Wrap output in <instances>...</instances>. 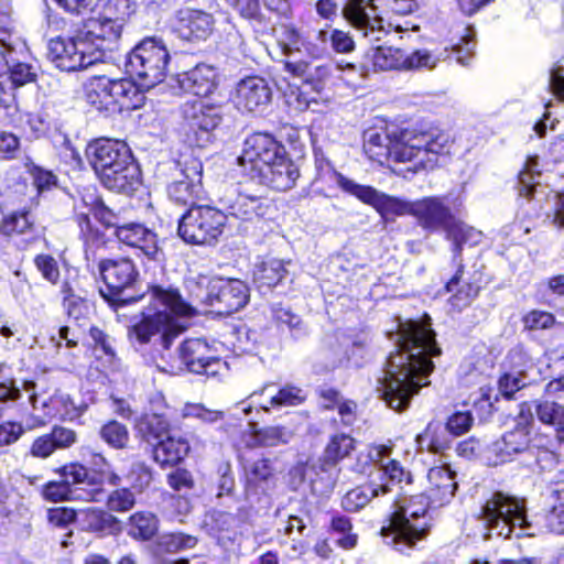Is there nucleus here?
<instances>
[{"mask_svg": "<svg viewBox=\"0 0 564 564\" xmlns=\"http://www.w3.org/2000/svg\"><path fill=\"white\" fill-rule=\"evenodd\" d=\"M279 43L283 52L290 54L292 52H301L304 40L300 32L292 25H283L279 35Z\"/></svg>", "mask_w": 564, "mask_h": 564, "instance_id": "obj_58", "label": "nucleus"}, {"mask_svg": "<svg viewBox=\"0 0 564 564\" xmlns=\"http://www.w3.org/2000/svg\"><path fill=\"white\" fill-rule=\"evenodd\" d=\"M392 491L387 482H377L375 478L368 484L349 490L341 499V506L347 511H358L366 507L371 499L384 496Z\"/></svg>", "mask_w": 564, "mask_h": 564, "instance_id": "obj_30", "label": "nucleus"}, {"mask_svg": "<svg viewBox=\"0 0 564 564\" xmlns=\"http://www.w3.org/2000/svg\"><path fill=\"white\" fill-rule=\"evenodd\" d=\"M182 415L184 417H193L197 419L203 423L213 424L216 423L224 417V413L221 411L209 410L205 408L200 403H187L182 410Z\"/></svg>", "mask_w": 564, "mask_h": 564, "instance_id": "obj_54", "label": "nucleus"}, {"mask_svg": "<svg viewBox=\"0 0 564 564\" xmlns=\"http://www.w3.org/2000/svg\"><path fill=\"white\" fill-rule=\"evenodd\" d=\"M44 496L52 501L66 499H82L99 501L105 497L101 488L86 489L84 487H70L64 479L61 482H51L44 489Z\"/></svg>", "mask_w": 564, "mask_h": 564, "instance_id": "obj_33", "label": "nucleus"}, {"mask_svg": "<svg viewBox=\"0 0 564 564\" xmlns=\"http://www.w3.org/2000/svg\"><path fill=\"white\" fill-rule=\"evenodd\" d=\"M284 152V147L272 135L254 133L246 139L238 163L243 173L256 181Z\"/></svg>", "mask_w": 564, "mask_h": 564, "instance_id": "obj_11", "label": "nucleus"}, {"mask_svg": "<svg viewBox=\"0 0 564 564\" xmlns=\"http://www.w3.org/2000/svg\"><path fill=\"white\" fill-rule=\"evenodd\" d=\"M118 240L131 248L139 249L149 259L160 253L156 235L141 224H124L116 228Z\"/></svg>", "mask_w": 564, "mask_h": 564, "instance_id": "obj_23", "label": "nucleus"}, {"mask_svg": "<svg viewBox=\"0 0 564 564\" xmlns=\"http://www.w3.org/2000/svg\"><path fill=\"white\" fill-rule=\"evenodd\" d=\"M481 518L488 527L527 529L533 525L523 498L496 492L481 508Z\"/></svg>", "mask_w": 564, "mask_h": 564, "instance_id": "obj_10", "label": "nucleus"}, {"mask_svg": "<svg viewBox=\"0 0 564 564\" xmlns=\"http://www.w3.org/2000/svg\"><path fill=\"white\" fill-rule=\"evenodd\" d=\"M547 204L546 218L555 228L564 229V194H553Z\"/></svg>", "mask_w": 564, "mask_h": 564, "instance_id": "obj_61", "label": "nucleus"}, {"mask_svg": "<svg viewBox=\"0 0 564 564\" xmlns=\"http://www.w3.org/2000/svg\"><path fill=\"white\" fill-rule=\"evenodd\" d=\"M87 102L100 112L113 115L115 104L110 93V78L94 76L86 84Z\"/></svg>", "mask_w": 564, "mask_h": 564, "instance_id": "obj_34", "label": "nucleus"}, {"mask_svg": "<svg viewBox=\"0 0 564 564\" xmlns=\"http://www.w3.org/2000/svg\"><path fill=\"white\" fill-rule=\"evenodd\" d=\"M354 447L355 441L348 434L339 433L333 435L325 448L326 463L336 464L348 456Z\"/></svg>", "mask_w": 564, "mask_h": 564, "instance_id": "obj_45", "label": "nucleus"}, {"mask_svg": "<svg viewBox=\"0 0 564 564\" xmlns=\"http://www.w3.org/2000/svg\"><path fill=\"white\" fill-rule=\"evenodd\" d=\"M215 20L202 10L185 9L177 15L176 31L181 37L194 41L206 40L214 30Z\"/></svg>", "mask_w": 564, "mask_h": 564, "instance_id": "obj_24", "label": "nucleus"}, {"mask_svg": "<svg viewBox=\"0 0 564 564\" xmlns=\"http://www.w3.org/2000/svg\"><path fill=\"white\" fill-rule=\"evenodd\" d=\"M219 200L229 213L241 220L251 221L267 215L270 205L261 193H253L248 184L225 185Z\"/></svg>", "mask_w": 564, "mask_h": 564, "instance_id": "obj_14", "label": "nucleus"}, {"mask_svg": "<svg viewBox=\"0 0 564 564\" xmlns=\"http://www.w3.org/2000/svg\"><path fill=\"white\" fill-rule=\"evenodd\" d=\"M429 531H380L382 542L400 552L404 553L408 550L415 547L419 541H422Z\"/></svg>", "mask_w": 564, "mask_h": 564, "instance_id": "obj_43", "label": "nucleus"}, {"mask_svg": "<svg viewBox=\"0 0 564 564\" xmlns=\"http://www.w3.org/2000/svg\"><path fill=\"white\" fill-rule=\"evenodd\" d=\"M253 444L264 447L284 445L291 442L294 436L292 430L282 425H270L256 430V424H251Z\"/></svg>", "mask_w": 564, "mask_h": 564, "instance_id": "obj_40", "label": "nucleus"}, {"mask_svg": "<svg viewBox=\"0 0 564 564\" xmlns=\"http://www.w3.org/2000/svg\"><path fill=\"white\" fill-rule=\"evenodd\" d=\"M100 437L113 448H124L129 442V432L126 425L109 421L100 429Z\"/></svg>", "mask_w": 564, "mask_h": 564, "instance_id": "obj_47", "label": "nucleus"}, {"mask_svg": "<svg viewBox=\"0 0 564 564\" xmlns=\"http://www.w3.org/2000/svg\"><path fill=\"white\" fill-rule=\"evenodd\" d=\"M453 140L440 129L414 131L392 129L368 130L364 135V151L375 162L409 163L408 171L417 173L435 169L451 154Z\"/></svg>", "mask_w": 564, "mask_h": 564, "instance_id": "obj_3", "label": "nucleus"}, {"mask_svg": "<svg viewBox=\"0 0 564 564\" xmlns=\"http://www.w3.org/2000/svg\"><path fill=\"white\" fill-rule=\"evenodd\" d=\"M335 182L344 192L372 206L386 219L394 216H412L414 202L403 200L379 192L371 186L358 184L340 173H335Z\"/></svg>", "mask_w": 564, "mask_h": 564, "instance_id": "obj_12", "label": "nucleus"}, {"mask_svg": "<svg viewBox=\"0 0 564 564\" xmlns=\"http://www.w3.org/2000/svg\"><path fill=\"white\" fill-rule=\"evenodd\" d=\"M290 476L294 489L300 488L308 480L310 489L315 496H326L334 488V480L324 465H299L291 469Z\"/></svg>", "mask_w": 564, "mask_h": 564, "instance_id": "obj_25", "label": "nucleus"}, {"mask_svg": "<svg viewBox=\"0 0 564 564\" xmlns=\"http://www.w3.org/2000/svg\"><path fill=\"white\" fill-rule=\"evenodd\" d=\"M416 443L421 451L440 453L448 447L449 440L446 429L440 422H430L425 430L416 436Z\"/></svg>", "mask_w": 564, "mask_h": 564, "instance_id": "obj_39", "label": "nucleus"}, {"mask_svg": "<svg viewBox=\"0 0 564 564\" xmlns=\"http://www.w3.org/2000/svg\"><path fill=\"white\" fill-rule=\"evenodd\" d=\"M133 0H110L104 7L101 13L124 25L126 20L133 12Z\"/></svg>", "mask_w": 564, "mask_h": 564, "instance_id": "obj_56", "label": "nucleus"}, {"mask_svg": "<svg viewBox=\"0 0 564 564\" xmlns=\"http://www.w3.org/2000/svg\"><path fill=\"white\" fill-rule=\"evenodd\" d=\"M123 25L101 12L89 19L80 30L91 48L97 50L96 57L101 62L106 53L117 51Z\"/></svg>", "mask_w": 564, "mask_h": 564, "instance_id": "obj_16", "label": "nucleus"}, {"mask_svg": "<svg viewBox=\"0 0 564 564\" xmlns=\"http://www.w3.org/2000/svg\"><path fill=\"white\" fill-rule=\"evenodd\" d=\"M440 62V56H436L427 50H417L410 55H406L405 69H433Z\"/></svg>", "mask_w": 564, "mask_h": 564, "instance_id": "obj_60", "label": "nucleus"}, {"mask_svg": "<svg viewBox=\"0 0 564 564\" xmlns=\"http://www.w3.org/2000/svg\"><path fill=\"white\" fill-rule=\"evenodd\" d=\"M232 100L239 110L253 112L269 104L271 89L264 78L249 76L237 84Z\"/></svg>", "mask_w": 564, "mask_h": 564, "instance_id": "obj_20", "label": "nucleus"}, {"mask_svg": "<svg viewBox=\"0 0 564 564\" xmlns=\"http://www.w3.org/2000/svg\"><path fill=\"white\" fill-rule=\"evenodd\" d=\"M299 176L300 171L297 166L284 152L256 181L276 191H288L295 185Z\"/></svg>", "mask_w": 564, "mask_h": 564, "instance_id": "obj_26", "label": "nucleus"}, {"mask_svg": "<svg viewBox=\"0 0 564 564\" xmlns=\"http://www.w3.org/2000/svg\"><path fill=\"white\" fill-rule=\"evenodd\" d=\"M227 216L210 206L191 207L180 219L178 235L187 243L213 245L223 235Z\"/></svg>", "mask_w": 564, "mask_h": 564, "instance_id": "obj_7", "label": "nucleus"}, {"mask_svg": "<svg viewBox=\"0 0 564 564\" xmlns=\"http://www.w3.org/2000/svg\"><path fill=\"white\" fill-rule=\"evenodd\" d=\"M427 496L434 506H443L454 497L457 484L454 480V473L444 466H436L427 474Z\"/></svg>", "mask_w": 564, "mask_h": 564, "instance_id": "obj_29", "label": "nucleus"}, {"mask_svg": "<svg viewBox=\"0 0 564 564\" xmlns=\"http://www.w3.org/2000/svg\"><path fill=\"white\" fill-rule=\"evenodd\" d=\"M377 482H387L390 487L392 482H411V474L406 471L399 462L391 459L387 464H381V468L377 470L376 475H371Z\"/></svg>", "mask_w": 564, "mask_h": 564, "instance_id": "obj_46", "label": "nucleus"}, {"mask_svg": "<svg viewBox=\"0 0 564 564\" xmlns=\"http://www.w3.org/2000/svg\"><path fill=\"white\" fill-rule=\"evenodd\" d=\"M412 216L427 231L443 229L446 238L453 242L454 258L459 256L463 246H477L482 240V232L456 219L446 197L430 196L414 200Z\"/></svg>", "mask_w": 564, "mask_h": 564, "instance_id": "obj_5", "label": "nucleus"}, {"mask_svg": "<svg viewBox=\"0 0 564 564\" xmlns=\"http://www.w3.org/2000/svg\"><path fill=\"white\" fill-rule=\"evenodd\" d=\"M203 163L188 156L176 163L174 181L169 185L171 199L178 204L193 203L202 193Z\"/></svg>", "mask_w": 564, "mask_h": 564, "instance_id": "obj_15", "label": "nucleus"}, {"mask_svg": "<svg viewBox=\"0 0 564 564\" xmlns=\"http://www.w3.org/2000/svg\"><path fill=\"white\" fill-rule=\"evenodd\" d=\"M149 443H156L170 434L169 422L162 414L147 413L138 423Z\"/></svg>", "mask_w": 564, "mask_h": 564, "instance_id": "obj_44", "label": "nucleus"}, {"mask_svg": "<svg viewBox=\"0 0 564 564\" xmlns=\"http://www.w3.org/2000/svg\"><path fill=\"white\" fill-rule=\"evenodd\" d=\"M182 113L187 141L192 145L204 148L210 141L212 131L221 121L220 109L203 100H194L184 104Z\"/></svg>", "mask_w": 564, "mask_h": 564, "instance_id": "obj_13", "label": "nucleus"}, {"mask_svg": "<svg viewBox=\"0 0 564 564\" xmlns=\"http://www.w3.org/2000/svg\"><path fill=\"white\" fill-rule=\"evenodd\" d=\"M193 303L185 302L178 291L153 286L150 290V305L142 318L134 324L131 334L140 343H148L159 336L163 348L167 349L173 339L187 327V318L195 315L200 304L220 315H230L242 308L249 301V289L238 279L199 275L188 282Z\"/></svg>", "mask_w": 564, "mask_h": 564, "instance_id": "obj_1", "label": "nucleus"}, {"mask_svg": "<svg viewBox=\"0 0 564 564\" xmlns=\"http://www.w3.org/2000/svg\"><path fill=\"white\" fill-rule=\"evenodd\" d=\"M474 417L469 412H456L446 422V431L454 436H459L469 431Z\"/></svg>", "mask_w": 564, "mask_h": 564, "instance_id": "obj_62", "label": "nucleus"}, {"mask_svg": "<svg viewBox=\"0 0 564 564\" xmlns=\"http://www.w3.org/2000/svg\"><path fill=\"white\" fill-rule=\"evenodd\" d=\"M216 69L207 64H198L193 69L178 76V85L185 93L206 97L216 88Z\"/></svg>", "mask_w": 564, "mask_h": 564, "instance_id": "obj_27", "label": "nucleus"}, {"mask_svg": "<svg viewBox=\"0 0 564 564\" xmlns=\"http://www.w3.org/2000/svg\"><path fill=\"white\" fill-rule=\"evenodd\" d=\"M24 388L28 392H31L29 399L33 409L32 419L34 422L30 427L43 426L51 419L57 416L58 410L52 401V395L46 397L34 392L35 384L33 382H25Z\"/></svg>", "mask_w": 564, "mask_h": 564, "instance_id": "obj_36", "label": "nucleus"}, {"mask_svg": "<svg viewBox=\"0 0 564 564\" xmlns=\"http://www.w3.org/2000/svg\"><path fill=\"white\" fill-rule=\"evenodd\" d=\"M26 169L32 177L37 194H43L57 187V176L52 171L45 170L34 163H28Z\"/></svg>", "mask_w": 564, "mask_h": 564, "instance_id": "obj_50", "label": "nucleus"}, {"mask_svg": "<svg viewBox=\"0 0 564 564\" xmlns=\"http://www.w3.org/2000/svg\"><path fill=\"white\" fill-rule=\"evenodd\" d=\"M139 83L131 78H110V93L113 100L115 113L140 108L144 102V94Z\"/></svg>", "mask_w": 564, "mask_h": 564, "instance_id": "obj_28", "label": "nucleus"}, {"mask_svg": "<svg viewBox=\"0 0 564 564\" xmlns=\"http://www.w3.org/2000/svg\"><path fill=\"white\" fill-rule=\"evenodd\" d=\"M397 350L389 355L379 390L387 405L401 412L411 398L429 383L434 365L433 356L440 355L435 334L429 324L408 321L400 323L397 333Z\"/></svg>", "mask_w": 564, "mask_h": 564, "instance_id": "obj_2", "label": "nucleus"}, {"mask_svg": "<svg viewBox=\"0 0 564 564\" xmlns=\"http://www.w3.org/2000/svg\"><path fill=\"white\" fill-rule=\"evenodd\" d=\"M99 270L105 284L113 295L131 286L139 275L134 263L128 258L105 259L100 261Z\"/></svg>", "mask_w": 564, "mask_h": 564, "instance_id": "obj_21", "label": "nucleus"}, {"mask_svg": "<svg viewBox=\"0 0 564 564\" xmlns=\"http://www.w3.org/2000/svg\"><path fill=\"white\" fill-rule=\"evenodd\" d=\"M288 274L285 263L279 259L264 260L256 265L253 281L259 290H271Z\"/></svg>", "mask_w": 564, "mask_h": 564, "instance_id": "obj_35", "label": "nucleus"}, {"mask_svg": "<svg viewBox=\"0 0 564 564\" xmlns=\"http://www.w3.org/2000/svg\"><path fill=\"white\" fill-rule=\"evenodd\" d=\"M86 155L105 187L126 194L137 189L141 172L126 142L97 139L88 144Z\"/></svg>", "mask_w": 564, "mask_h": 564, "instance_id": "obj_4", "label": "nucleus"}, {"mask_svg": "<svg viewBox=\"0 0 564 564\" xmlns=\"http://www.w3.org/2000/svg\"><path fill=\"white\" fill-rule=\"evenodd\" d=\"M96 48L88 45L87 40L78 30L73 36L52 39L48 43L47 56L61 70L76 72L98 63Z\"/></svg>", "mask_w": 564, "mask_h": 564, "instance_id": "obj_9", "label": "nucleus"}, {"mask_svg": "<svg viewBox=\"0 0 564 564\" xmlns=\"http://www.w3.org/2000/svg\"><path fill=\"white\" fill-rule=\"evenodd\" d=\"M153 446L154 459L162 466L180 463L189 451L188 442L184 437L171 434L154 443Z\"/></svg>", "mask_w": 564, "mask_h": 564, "instance_id": "obj_32", "label": "nucleus"}, {"mask_svg": "<svg viewBox=\"0 0 564 564\" xmlns=\"http://www.w3.org/2000/svg\"><path fill=\"white\" fill-rule=\"evenodd\" d=\"M463 269L459 268L455 275L447 282L446 288L449 292H453L456 286L463 282L462 286L452 296L451 303L454 307L462 310L469 305L471 301L478 295L479 285L477 282L465 281L463 279Z\"/></svg>", "mask_w": 564, "mask_h": 564, "instance_id": "obj_41", "label": "nucleus"}, {"mask_svg": "<svg viewBox=\"0 0 564 564\" xmlns=\"http://www.w3.org/2000/svg\"><path fill=\"white\" fill-rule=\"evenodd\" d=\"M522 322L529 330L549 329L555 324V317L549 312L533 310L523 316Z\"/></svg>", "mask_w": 564, "mask_h": 564, "instance_id": "obj_55", "label": "nucleus"}, {"mask_svg": "<svg viewBox=\"0 0 564 564\" xmlns=\"http://www.w3.org/2000/svg\"><path fill=\"white\" fill-rule=\"evenodd\" d=\"M127 478L132 488L141 491L150 484L152 477L149 468L144 464L133 463Z\"/></svg>", "mask_w": 564, "mask_h": 564, "instance_id": "obj_64", "label": "nucleus"}, {"mask_svg": "<svg viewBox=\"0 0 564 564\" xmlns=\"http://www.w3.org/2000/svg\"><path fill=\"white\" fill-rule=\"evenodd\" d=\"M198 539L181 531L164 532L156 536L153 551L158 555L177 553L180 551L193 549L196 546Z\"/></svg>", "mask_w": 564, "mask_h": 564, "instance_id": "obj_37", "label": "nucleus"}, {"mask_svg": "<svg viewBox=\"0 0 564 564\" xmlns=\"http://www.w3.org/2000/svg\"><path fill=\"white\" fill-rule=\"evenodd\" d=\"M533 424L532 408L523 402L514 417V426L502 437L488 447L487 460L490 465H499L511 460L514 455L523 453L530 445V432Z\"/></svg>", "mask_w": 564, "mask_h": 564, "instance_id": "obj_8", "label": "nucleus"}, {"mask_svg": "<svg viewBox=\"0 0 564 564\" xmlns=\"http://www.w3.org/2000/svg\"><path fill=\"white\" fill-rule=\"evenodd\" d=\"M180 359L194 373H216L220 364L216 351L202 338L186 339L180 347Z\"/></svg>", "mask_w": 564, "mask_h": 564, "instance_id": "obj_19", "label": "nucleus"}, {"mask_svg": "<svg viewBox=\"0 0 564 564\" xmlns=\"http://www.w3.org/2000/svg\"><path fill=\"white\" fill-rule=\"evenodd\" d=\"M34 263L42 276L48 282L55 284L59 278V270L56 260L47 254H40Z\"/></svg>", "mask_w": 564, "mask_h": 564, "instance_id": "obj_63", "label": "nucleus"}, {"mask_svg": "<svg viewBox=\"0 0 564 564\" xmlns=\"http://www.w3.org/2000/svg\"><path fill=\"white\" fill-rule=\"evenodd\" d=\"M63 479L73 488H100V486L94 480V478L89 477L87 469L79 464H70L65 466L63 468Z\"/></svg>", "mask_w": 564, "mask_h": 564, "instance_id": "obj_48", "label": "nucleus"}, {"mask_svg": "<svg viewBox=\"0 0 564 564\" xmlns=\"http://www.w3.org/2000/svg\"><path fill=\"white\" fill-rule=\"evenodd\" d=\"M25 54L26 45L20 37L9 32L0 34V65L8 68L12 85L22 86L35 78L32 66L20 62Z\"/></svg>", "mask_w": 564, "mask_h": 564, "instance_id": "obj_18", "label": "nucleus"}, {"mask_svg": "<svg viewBox=\"0 0 564 564\" xmlns=\"http://www.w3.org/2000/svg\"><path fill=\"white\" fill-rule=\"evenodd\" d=\"M52 401L58 410L57 415L64 420L73 421L79 417L85 411L86 405H76L69 395L57 393L52 395Z\"/></svg>", "mask_w": 564, "mask_h": 564, "instance_id": "obj_53", "label": "nucleus"}, {"mask_svg": "<svg viewBox=\"0 0 564 564\" xmlns=\"http://www.w3.org/2000/svg\"><path fill=\"white\" fill-rule=\"evenodd\" d=\"M538 419L546 425L557 426L564 421V405L554 401H540L535 405Z\"/></svg>", "mask_w": 564, "mask_h": 564, "instance_id": "obj_51", "label": "nucleus"}, {"mask_svg": "<svg viewBox=\"0 0 564 564\" xmlns=\"http://www.w3.org/2000/svg\"><path fill=\"white\" fill-rule=\"evenodd\" d=\"M430 505L431 500L424 494L411 496L406 501L395 500L391 524L381 529H427L425 524L419 527L414 521L426 516Z\"/></svg>", "mask_w": 564, "mask_h": 564, "instance_id": "obj_22", "label": "nucleus"}, {"mask_svg": "<svg viewBox=\"0 0 564 564\" xmlns=\"http://www.w3.org/2000/svg\"><path fill=\"white\" fill-rule=\"evenodd\" d=\"M246 480L248 490L265 491L274 482V469L269 459L261 458L246 467Z\"/></svg>", "mask_w": 564, "mask_h": 564, "instance_id": "obj_38", "label": "nucleus"}, {"mask_svg": "<svg viewBox=\"0 0 564 564\" xmlns=\"http://www.w3.org/2000/svg\"><path fill=\"white\" fill-rule=\"evenodd\" d=\"M370 59L376 70L405 69L406 55L400 48L377 47L372 51Z\"/></svg>", "mask_w": 564, "mask_h": 564, "instance_id": "obj_42", "label": "nucleus"}, {"mask_svg": "<svg viewBox=\"0 0 564 564\" xmlns=\"http://www.w3.org/2000/svg\"><path fill=\"white\" fill-rule=\"evenodd\" d=\"M262 395H267L268 403L273 408L295 406L305 400L303 391L294 386L276 389L274 384L268 383L260 390L253 391L250 394V399L256 402V399Z\"/></svg>", "mask_w": 564, "mask_h": 564, "instance_id": "obj_31", "label": "nucleus"}, {"mask_svg": "<svg viewBox=\"0 0 564 564\" xmlns=\"http://www.w3.org/2000/svg\"><path fill=\"white\" fill-rule=\"evenodd\" d=\"M460 42L454 45L453 51L457 55V62L462 65H468L475 50V30L473 26H467L464 31Z\"/></svg>", "mask_w": 564, "mask_h": 564, "instance_id": "obj_57", "label": "nucleus"}, {"mask_svg": "<svg viewBox=\"0 0 564 564\" xmlns=\"http://www.w3.org/2000/svg\"><path fill=\"white\" fill-rule=\"evenodd\" d=\"M343 11L347 21L370 41H380L391 31L392 24L383 23L373 0H348Z\"/></svg>", "mask_w": 564, "mask_h": 564, "instance_id": "obj_17", "label": "nucleus"}, {"mask_svg": "<svg viewBox=\"0 0 564 564\" xmlns=\"http://www.w3.org/2000/svg\"><path fill=\"white\" fill-rule=\"evenodd\" d=\"M170 54L159 37H145L129 53L126 67L131 76L139 79L142 88L150 89L162 83L166 76Z\"/></svg>", "mask_w": 564, "mask_h": 564, "instance_id": "obj_6", "label": "nucleus"}, {"mask_svg": "<svg viewBox=\"0 0 564 564\" xmlns=\"http://www.w3.org/2000/svg\"><path fill=\"white\" fill-rule=\"evenodd\" d=\"M33 226V220L26 210L12 213L3 218L0 230L6 236L21 235L29 231Z\"/></svg>", "mask_w": 564, "mask_h": 564, "instance_id": "obj_49", "label": "nucleus"}, {"mask_svg": "<svg viewBox=\"0 0 564 564\" xmlns=\"http://www.w3.org/2000/svg\"><path fill=\"white\" fill-rule=\"evenodd\" d=\"M538 161L535 158L527 160L523 170L519 173V195L530 197L538 184L536 178L540 175L538 171Z\"/></svg>", "mask_w": 564, "mask_h": 564, "instance_id": "obj_52", "label": "nucleus"}, {"mask_svg": "<svg viewBox=\"0 0 564 564\" xmlns=\"http://www.w3.org/2000/svg\"><path fill=\"white\" fill-rule=\"evenodd\" d=\"M18 398H20V390L14 384L11 369L2 364L0 365V404Z\"/></svg>", "mask_w": 564, "mask_h": 564, "instance_id": "obj_59", "label": "nucleus"}]
</instances>
